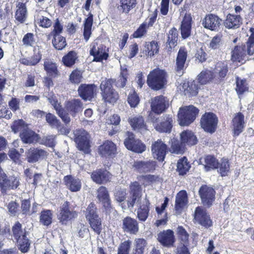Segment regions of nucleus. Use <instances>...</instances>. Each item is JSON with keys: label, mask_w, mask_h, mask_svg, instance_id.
Listing matches in <instances>:
<instances>
[{"label": "nucleus", "mask_w": 254, "mask_h": 254, "mask_svg": "<svg viewBox=\"0 0 254 254\" xmlns=\"http://www.w3.org/2000/svg\"><path fill=\"white\" fill-rule=\"evenodd\" d=\"M251 34L246 44L235 46L232 51L231 59L239 62L246 61L254 54V28H251Z\"/></svg>", "instance_id": "obj_1"}, {"label": "nucleus", "mask_w": 254, "mask_h": 254, "mask_svg": "<svg viewBox=\"0 0 254 254\" xmlns=\"http://www.w3.org/2000/svg\"><path fill=\"white\" fill-rule=\"evenodd\" d=\"M167 74L164 70L155 68L148 75L147 83L151 89L159 90L167 84Z\"/></svg>", "instance_id": "obj_2"}, {"label": "nucleus", "mask_w": 254, "mask_h": 254, "mask_svg": "<svg viewBox=\"0 0 254 254\" xmlns=\"http://www.w3.org/2000/svg\"><path fill=\"white\" fill-rule=\"evenodd\" d=\"M198 110L193 106L180 108L178 114V121L181 126H188L192 123L197 115Z\"/></svg>", "instance_id": "obj_3"}, {"label": "nucleus", "mask_w": 254, "mask_h": 254, "mask_svg": "<svg viewBox=\"0 0 254 254\" xmlns=\"http://www.w3.org/2000/svg\"><path fill=\"white\" fill-rule=\"evenodd\" d=\"M113 80L111 79L103 80L100 89L103 99L106 102L114 104L119 98V94L112 87Z\"/></svg>", "instance_id": "obj_4"}, {"label": "nucleus", "mask_w": 254, "mask_h": 254, "mask_svg": "<svg viewBox=\"0 0 254 254\" xmlns=\"http://www.w3.org/2000/svg\"><path fill=\"white\" fill-rule=\"evenodd\" d=\"M96 209L95 204L91 202L87 207L85 215L92 229L99 234L101 230V221L97 213Z\"/></svg>", "instance_id": "obj_5"}, {"label": "nucleus", "mask_w": 254, "mask_h": 254, "mask_svg": "<svg viewBox=\"0 0 254 254\" xmlns=\"http://www.w3.org/2000/svg\"><path fill=\"white\" fill-rule=\"evenodd\" d=\"M218 119L212 113H206L201 117L200 125L203 129L208 132L213 133L216 129Z\"/></svg>", "instance_id": "obj_6"}, {"label": "nucleus", "mask_w": 254, "mask_h": 254, "mask_svg": "<svg viewBox=\"0 0 254 254\" xmlns=\"http://www.w3.org/2000/svg\"><path fill=\"white\" fill-rule=\"evenodd\" d=\"M74 141L79 150L88 153L89 149V135L84 129H77L74 131Z\"/></svg>", "instance_id": "obj_7"}, {"label": "nucleus", "mask_w": 254, "mask_h": 254, "mask_svg": "<svg viewBox=\"0 0 254 254\" xmlns=\"http://www.w3.org/2000/svg\"><path fill=\"white\" fill-rule=\"evenodd\" d=\"M90 54L94 57V61L101 62L106 60L108 57V53L106 46L99 44L97 40L94 41L90 46Z\"/></svg>", "instance_id": "obj_8"}, {"label": "nucleus", "mask_w": 254, "mask_h": 254, "mask_svg": "<svg viewBox=\"0 0 254 254\" xmlns=\"http://www.w3.org/2000/svg\"><path fill=\"white\" fill-rule=\"evenodd\" d=\"M125 146L128 150L141 153L146 149L145 145L139 139H135L133 133L128 132V137L124 141Z\"/></svg>", "instance_id": "obj_9"}, {"label": "nucleus", "mask_w": 254, "mask_h": 254, "mask_svg": "<svg viewBox=\"0 0 254 254\" xmlns=\"http://www.w3.org/2000/svg\"><path fill=\"white\" fill-rule=\"evenodd\" d=\"M69 203L65 201L60 207L58 218L62 224H65L68 221L77 216V213L75 211L69 210Z\"/></svg>", "instance_id": "obj_10"}, {"label": "nucleus", "mask_w": 254, "mask_h": 254, "mask_svg": "<svg viewBox=\"0 0 254 254\" xmlns=\"http://www.w3.org/2000/svg\"><path fill=\"white\" fill-rule=\"evenodd\" d=\"M194 220L195 223L208 228L212 225V222L206 210L202 206L195 208L194 214Z\"/></svg>", "instance_id": "obj_11"}, {"label": "nucleus", "mask_w": 254, "mask_h": 254, "mask_svg": "<svg viewBox=\"0 0 254 254\" xmlns=\"http://www.w3.org/2000/svg\"><path fill=\"white\" fill-rule=\"evenodd\" d=\"M169 105V100L163 95L157 96L151 99V110L155 114H160L168 107Z\"/></svg>", "instance_id": "obj_12"}, {"label": "nucleus", "mask_w": 254, "mask_h": 254, "mask_svg": "<svg viewBox=\"0 0 254 254\" xmlns=\"http://www.w3.org/2000/svg\"><path fill=\"white\" fill-rule=\"evenodd\" d=\"M187 57V51L185 48L181 47L178 53L175 65L177 74L180 76L183 75L187 67L186 62Z\"/></svg>", "instance_id": "obj_13"}, {"label": "nucleus", "mask_w": 254, "mask_h": 254, "mask_svg": "<svg viewBox=\"0 0 254 254\" xmlns=\"http://www.w3.org/2000/svg\"><path fill=\"white\" fill-rule=\"evenodd\" d=\"M141 190L138 183L135 182L130 186V196L128 198L127 206L129 208L133 207L141 199Z\"/></svg>", "instance_id": "obj_14"}, {"label": "nucleus", "mask_w": 254, "mask_h": 254, "mask_svg": "<svg viewBox=\"0 0 254 254\" xmlns=\"http://www.w3.org/2000/svg\"><path fill=\"white\" fill-rule=\"evenodd\" d=\"M157 239L162 245L167 248L173 247L175 242L174 232L170 229L159 232L157 234Z\"/></svg>", "instance_id": "obj_15"}, {"label": "nucleus", "mask_w": 254, "mask_h": 254, "mask_svg": "<svg viewBox=\"0 0 254 254\" xmlns=\"http://www.w3.org/2000/svg\"><path fill=\"white\" fill-rule=\"evenodd\" d=\"M222 20L217 15L209 14L206 15L202 20V24L205 28L211 31H218Z\"/></svg>", "instance_id": "obj_16"}, {"label": "nucleus", "mask_w": 254, "mask_h": 254, "mask_svg": "<svg viewBox=\"0 0 254 254\" xmlns=\"http://www.w3.org/2000/svg\"><path fill=\"white\" fill-rule=\"evenodd\" d=\"M201 200L204 205L210 206L215 199V190L207 186H202L199 190Z\"/></svg>", "instance_id": "obj_17"}, {"label": "nucleus", "mask_w": 254, "mask_h": 254, "mask_svg": "<svg viewBox=\"0 0 254 254\" xmlns=\"http://www.w3.org/2000/svg\"><path fill=\"white\" fill-rule=\"evenodd\" d=\"M96 86L94 84H81L78 89L79 96L85 101H90L96 95Z\"/></svg>", "instance_id": "obj_18"}, {"label": "nucleus", "mask_w": 254, "mask_h": 254, "mask_svg": "<svg viewBox=\"0 0 254 254\" xmlns=\"http://www.w3.org/2000/svg\"><path fill=\"white\" fill-rule=\"evenodd\" d=\"M26 153V159L31 163H34L45 159L48 155L46 151L39 148H30Z\"/></svg>", "instance_id": "obj_19"}, {"label": "nucleus", "mask_w": 254, "mask_h": 254, "mask_svg": "<svg viewBox=\"0 0 254 254\" xmlns=\"http://www.w3.org/2000/svg\"><path fill=\"white\" fill-rule=\"evenodd\" d=\"M167 145L160 139L152 145V152L155 158L159 161H163L167 152Z\"/></svg>", "instance_id": "obj_20"}, {"label": "nucleus", "mask_w": 254, "mask_h": 254, "mask_svg": "<svg viewBox=\"0 0 254 254\" xmlns=\"http://www.w3.org/2000/svg\"><path fill=\"white\" fill-rule=\"evenodd\" d=\"M97 197L102 202L107 213H110L112 210L111 200L107 189L103 186L100 187L97 190Z\"/></svg>", "instance_id": "obj_21"}, {"label": "nucleus", "mask_w": 254, "mask_h": 254, "mask_svg": "<svg viewBox=\"0 0 254 254\" xmlns=\"http://www.w3.org/2000/svg\"><path fill=\"white\" fill-rule=\"evenodd\" d=\"M91 178L96 183L102 184L110 181L112 175L106 170L98 169L92 173Z\"/></svg>", "instance_id": "obj_22"}, {"label": "nucleus", "mask_w": 254, "mask_h": 254, "mask_svg": "<svg viewBox=\"0 0 254 254\" xmlns=\"http://www.w3.org/2000/svg\"><path fill=\"white\" fill-rule=\"evenodd\" d=\"M123 230L131 234H136L139 230L137 221L130 217H126L123 220Z\"/></svg>", "instance_id": "obj_23"}, {"label": "nucleus", "mask_w": 254, "mask_h": 254, "mask_svg": "<svg viewBox=\"0 0 254 254\" xmlns=\"http://www.w3.org/2000/svg\"><path fill=\"white\" fill-rule=\"evenodd\" d=\"M245 125L244 116L239 112L236 114L232 120V126L235 135H239L243 130Z\"/></svg>", "instance_id": "obj_24"}, {"label": "nucleus", "mask_w": 254, "mask_h": 254, "mask_svg": "<svg viewBox=\"0 0 254 254\" xmlns=\"http://www.w3.org/2000/svg\"><path fill=\"white\" fill-rule=\"evenodd\" d=\"M129 123L133 130L141 133L147 130L144 118L141 116H135L129 119Z\"/></svg>", "instance_id": "obj_25"}, {"label": "nucleus", "mask_w": 254, "mask_h": 254, "mask_svg": "<svg viewBox=\"0 0 254 254\" xmlns=\"http://www.w3.org/2000/svg\"><path fill=\"white\" fill-rule=\"evenodd\" d=\"M66 110L72 116H74L76 113L82 111L83 104L79 99H73L65 103Z\"/></svg>", "instance_id": "obj_26"}, {"label": "nucleus", "mask_w": 254, "mask_h": 254, "mask_svg": "<svg viewBox=\"0 0 254 254\" xmlns=\"http://www.w3.org/2000/svg\"><path fill=\"white\" fill-rule=\"evenodd\" d=\"M156 163L153 161H137L133 167L139 172H147L155 169Z\"/></svg>", "instance_id": "obj_27"}, {"label": "nucleus", "mask_w": 254, "mask_h": 254, "mask_svg": "<svg viewBox=\"0 0 254 254\" xmlns=\"http://www.w3.org/2000/svg\"><path fill=\"white\" fill-rule=\"evenodd\" d=\"M191 17L190 14H186L182 22L181 31L182 37L186 39L189 37L191 32Z\"/></svg>", "instance_id": "obj_28"}, {"label": "nucleus", "mask_w": 254, "mask_h": 254, "mask_svg": "<svg viewBox=\"0 0 254 254\" xmlns=\"http://www.w3.org/2000/svg\"><path fill=\"white\" fill-rule=\"evenodd\" d=\"M20 137L25 143H32L39 139L38 135L28 128L23 129L20 133Z\"/></svg>", "instance_id": "obj_29"}, {"label": "nucleus", "mask_w": 254, "mask_h": 254, "mask_svg": "<svg viewBox=\"0 0 254 254\" xmlns=\"http://www.w3.org/2000/svg\"><path fill=\"white\" fill-rule=\"evenodd\" d=\"M116 146L112 141L107 140L99 147L101 155L104 156H112L116 152Z\"/></svg>", "instance_id": "obj_30"}, {"label": "nucleus", "mask_w": 254, "mask_h": 254, "mask_svg": "<svg viewBox=\"0 0 254 254\" xmlns=\"http://www.w3.org/2000/svg\"><path fill=\"white\" fill-rule=\"evenodd\" d=\"M136 3V0H120L117 8L120 12L128 14L135 7Z\"/></svg>", "instance_id": "obj_31"}, {"label": "nucleus", "mask_w": 254, "mask_h": 254, "mask_svg": "<svg viewBox=\"0 0 254 254\" xmlns=\"http://www.w3.org/2000/svg\"><path fill=\"white\" fill-rule=\"evenodd\" d=\"M27 9L25 3L19 2L16 5L15 18L18 22L24 23L27 18Z\"/></svg>", "instance_id": "obj_32"}, {"label": "nucleus", "mask_w": 254, "mask_h": 254, "mask_svg": "<svg viewBox=\"0 0 254 254\" xmlns=\"http://www.w3.org/2000/svg\"><path fill=\"white\" fill-rule=\"evenodd\" d=\"M188 202V196L186 191L185 190L180 191L176 197V210L180 213L182 209L187 205Z\"/></svg>", "instance_id": "obj_33"}, {"label": "nucleus", "mask_w": 254, "mask_h": 254, "mask_svg": "<svg viewBox=\"0 0 254 254\" xmlns=\"http://www.w3.org/2000/svg\"><path fill=\"white\" fill-rule=\"evenodd\" d=\"M64 180L66 187L71 191H77L81 189V183L78 179L66 176L64 177Z\"/></svg>", "instance_id": "obj_34"}, {"label": "nucleus", "mask_w": 254, "mask_h": 254, "mask_svg": "<svg viewBox=\"0 0 254 254\" xmlns=\"http://www.w3.org/2000/svg\"><path fill=\"white\" fill-rule=\"evenodd\" d=\"M242 18L240 15H235L229 14L224 22L226 27L231 28H237L242 24Z\"/></svg>", "instance_id": "obj_35"}, {"label": "nucleus", "mask_w": 254, "mask_h": 254, "mask_svg": "<svg viewBox=\"0 0 254 254\" xmlns=\"http://www.w3.org/2000/svg\"><path fill=\"white\" fill-rule=\"evenodd\" d=\"M201 164L204 166L206 171L217 168L218 162L216 159L213 156L208 155L200 160Z\"/></svg>", "instance_id": "obj_36"}, {"label": "nucleus", "mask_w": 254, "mask_h": 254, "mask_svg": "<svg viewBox=\"0 0 254 254\" xmlns=\"http://www.w3.org/2000/svg\"><path fill=\"white\" fill-rule=\"evenodd\" d=\"M19 179L15 176H12L7 180L6 178L3 181V183L1 184L0 189L2 192H4L7 189H16L19 185Z\"/></svg>", "instance_id": "obj_37"}, {"label": "nucleus", "mask_w": 254, "mask_h": 254, "mask_svg": "<svg viewBox=\"0 0 254 254\" xmlns=\"http://www.w3.org/2000/svg\"><path fill=\"white\" fill-rule=\"evenodd\" d=\"M149 204V200L146 198L140 203L137 210V217L140 221H145L148 217Z\"/></svg>", "instance_id": "obj_38"}, {"label": "nucleus", "mask_w": 254, "mask_h": 254, "mask_svg": "<svg viewBox=\"0 0 254 254\" xmlns=\"http://www.w3.org/2000/svg\"><path fill=\"white\" fill-rule=\"evenodd\" d=\"M44 69L51 76L56 77L58 74L57 66L51 60L46 59L44 61Z\"/></svg>", "instance_id": "obj_39"}, {"label": "nucleus", "mask_w": 254, "mask_h": 254, "mask_svg": "<svg viewBox=\"0 0 254 254\" xmlns=\"http://www.w3.org/2000/svg\"><path fill=\"white\" fill-rule=\"evenodd\" d=\"M165 121L161 122L160 124H158L154 125L156 130L161 132H170L172 128V123L173 120L170 116L165 117Z\"/></svg>", "instance_id": "obj_40"}, {"label": "nucleus", "mask_w": 254, "mask_h": 254, "mask_svg": "<svg viewBox=\"0 0 254 254\" xmlns=\"http://www.w3.org/2000/svg\"><path fill=\"white\" fill-rule=\"evenodd\" d=\"M181 139L184 144L193 145L196 143L197 139L193 132L190 130H186L181 134Z\"/></svg>", "instance_id": "obj_41"}, {"label": "nucleus", "mask_w": 254, "mask_h": 254, "mask_svg": "<svg viewBox=\"0 0 254 254\" xmlns=\"http://www.w3.org/2000/svg\"><path fill=\"white\" fill-rule=\"evenodd\" d=\"M177 171L180 175H184L189 171L190 166L186 157L179 159L177 163Z\"/></svg>", "instance_id": "obj_42"}, {"label": "nucleus", "mask_w": 254, "mask_h": 254, "mask_svg": "<svg viewBox=\"0 0 254 254\" xmlns=\"http://www.w3.org/2000/svg\"><path fill=\"white\" fill-rule=\"evenodd\" d=\"M178 40V31L177 29L175 28H172L169 30L168 34V39L166 44L167 47L169 50L172 49V47H174L177 45Z\"/></svg>", "instance_id": "obj_43"}, {"label": "nucleus", "mask_w": 254, "mask_h": 254, "mask_svg": "<svg viewBox=\"0 0 254 254\" xmlns=\"http://www.w3.org/2000/svg\"><path fill=\"white\" fill-rule=\"evenodd\" d=\"M93 24V15L89 14L84 23L83 36L86 42L89 39L91 35V28Z\"/></svg>", "instance_id": "obj_44"}, {"label": "nucleus", "mask_w": 254, "mask_h": 254, "mask_svg": "<svg viewBox=\"0 0 254 254\" xmlns=\"http://www.w3.org/2000/svg\"><path fill=\"white\" fill-rule=\"evenodd\" d=\"M12 235L16 240L20 238L25 237L27 235V232L25 230L22 229V225L17 222L15 223L12 228Z\"/></svg>", "instance_id": "obj_45"}, {"label": "nucleus", "mask_w": 254, "mask_h": 254, "mask_svg": "<svg viewBox=\"0 0 254 254\" xmlns=\"http://www.w3.org/2000/svg\"><path fill=\"white\" fill-rule=\"evenodd\" d=\"M77 59V53L71 51L63 57L62 62L65 66L71 67L75 63Z\"/></svg>", "instance_id": "obj_46"}, {"label": "nucleus", "mask_w": 254, "mask_h": 254, "mask_svg": "<svg viewBox=\"0 0 254 254\" xmlns=\"http://www.w3.org/2000/svg\"><path fill=\"white\" fill-rule=\"evenodd\" d=\"M53 213L50 210H43L41 212L39 222L44 226H49L52 222Z\"/></svg>", "instance_id": "obj_47"}, {"label": "nucleus", "mask_w": 254, "mask_h": 254, "mask_svg": "<svg viewBox=\"0 0 254 254\" xmlns=\"http://www.w3.org/2000/svg\"><path fill=\"white\" fill-rule=\"evenodd\" d=\"M159 47L157 42L153 41L150 43H146L143 50L146 55L152 57L158 52Z\"/></svg>", "instance_id": "obj_48"}, {"label": "nucleus", "mask_w": 254, "mask_h": 254, "mask_svg": "<svg viewBox=\"0 0 254 254\" xmlns=\"http://www.w3.org/2000/svg\"><path fill=\"white\" fill-rule=\"evenodd\" d=\"M43 49L41 46H35L33 50L34 54L32 56L29 57L31 62L33 65H36L42 59V53Z\"/></svg>", "instance_id": "obj_49"}, {"label": "nucleus", "mask_w": 254, "mask_h": 254, "mask_svg": "<svg viewBox=\"0 0 254 254\" xmlns=\"http://www.w3.org/2000/svg\"><path fill=\"white\" fill-rule=\"evenodd\" d=\"M218 172L221 176H226L230 172V164L227 159H222L220 163H218Z\"/></svg>", "instance_id": "obj_50"}, {"label": "nucleus", "mask_w": 254, "mask_h": 254, "mask_svg": "<svg viewBox=\"0 0 254 254\" xmlns=\"http://www.w3.org/2000/svg\"><path fill=\"white\" fill-rule=\"evenodd\" d=\"M19 250L23 253L28 252L31 245V242L27 236L25 237L20 238L17 240Z\"/></svg>", "instance_id": "obj_51"}, {"label": "nucleus", "mask_w": 254, "mask_h": 254, "mask_svg": "<svg viewBox=\"0 0 254 254\" xmlns=\"http://www.w3.org/2000/svg\"><path fill=\"white\" fill-rule=\"evenodd\" d=\"M54 39L52 40V44L55 49L58 50L63 49L66 45L65 39L61 35L53 36Z\"/></svg>", "instance_id": "obj_52"}, {"label": "nucleus", "mask_w": 254, "mask_h": 254, "mask_svg": "<svg viewBox=\"0 0 254 254\" xmlns=\"http://www.w3.org/2000/svg\"><path fill=\"white\" fill-rule=\"evenodd\" d=\"M171 151L175 154H182L185 150L184 143L181 142L180 144L179 140L173 138L171 140Z\"/></svg>", "instance_id": "obj_53"}, {"label": "nucleus", "mask_w": 254, "mask_h": 254, "mask_svg": "<svg viewBox=\"0 0 254 254\" xmlns=\"http://www.w3.org/2000/svg\"><path fill=\"white\" fill-rule=\"evenodd\" d=\"M236 90L240 96L248 90V87L246 79H241L237 77Z\"/></svg>", "instance_id": "obj_54"}, {"label": "nucleus", "mask_w": 254, "mask_h": 254, "mask_svg": "<svg viewBox=\"0 0 254 254\" xmlns=\"http://www.w3.org/2000/svg\"><path fill=\"white\" fill-rule=\"evenodd\" d=\"M213 78V74L210 71H202L198 75L197 80L201 84H205Z\"/></svg>", "instance_id": "obj_55"}, {"label": "nucleus", "mask_w": 254, "mask_h": 254, "mask_svg": "<svg viewBox=\"0 0 254 254\" xmlns=\"http://www.w3.org/2000/svg\"><path fill=\"white\" fill-rule=\"evenodd\" d=\"M135 244L133 254H143L146 244V241L143 239H137L135 240Z\"/></svg>", "instance_id": "obj_56"}, {"label": "nucleus", "mask_w": 254, "mask_h": 254, "mask_svg": "<svg viewBox=\"0 0 254 254\" xmlns=\"http://www.w3.org/2000/svg\"><path fill=\"white\" fill-rule=\"evenodd\" d=\"M46 120L52 127L59 128L61 126L60 121L54 115L51 113L46 114Z\"/></svg>", "instance_id": "obj_57"}, {"label": "nucleus", "mask_w": 254, "mask_h": 254, "mask_svg": "<svg viewBox=\"0 0 254 254\" xmlns=\"http://www.w3.org/2000/svg\"><path fill=\"white\" fill-rule=\"evenodd\" d=\"M228 72L227 64L224 63H218L215 68V73H218L220 77H224Z\"/></svg>", "instance_id": "obj_58"}, {"label": "nucleus", "mask_w": 254, "mask_h": 254, "mask_svg": "<svg viewBox=\"0 0 254 254\" xmlns=\"http://www.w3.org/2000/svg\"><path fill=\"white\" fill-rule=\"evenodd\" d=\"M127 102L131 107H136L139 102V98L134 90L131 91L127 98Z\"/></svg>", "instance_id": "obj_59"}, {"label": "nucleus", "mask_w": 254, "mask_h": 254, "mask_svg": "<svg viewBox=\"0 0 254 254\" xmlns=\"http://www.w3.org/2000/svg\"><path fill=\"white\" fill-rule=\"evenodd\" d=\"M46 97L56 111L62 107L60 103L58 102L57 97L53 92L48 93Z\"/></svg>", "instance_id": "obj_60"}, {"label": "nucleus", "mask_w": 254, "mask_h": 254, "mask_svg": "<svg viewBox=\"0 0 254 254\" xmlns=\"http://www.w3.org/2000/svg\"><path fill=\"white\" fill-rule=\"evenodd\" d=\"M131 242L125 241L121 244L118 248V254H128L130 250Z\"/></svg>", "instance_id": "obj_61"}, {"label": "nucleus", "mask_w": 254, "mask_h": 254, "mask_svg": "<svg viewBox=\"0 0 254 254\" xmlns=\"http://www.w3.org/2000/svg\"><path fill=\"white\" fill-rule=\"evenodd\" d=\"M36 19L38 23L42 27L48 28L52 25L51 20L47 17L42 15H37Z\"/></svg>", "instance_id": "obj_62"}, {"label": "nucleus", "mask_w": 254, "mask_h": 254, "mask_svg": "<svg viewBox=\"0 0 254 254\" xmlns=\"http://www.w3.org/2000/svg\"><path fill=\"white\" fill-rule=\"evenodd\" d=\"M11 129L15 133L25 129V123L22 120L15 121L11 126Z\"/></svg>", "instance_id": "obj_63"}, {"label": "nucleus", "mask_w": 254, "mask_h": 254, "mask_svg": "<svg viewBox=\"0 0 254 254\" xmlns=\"http://www.w3.org/2000/svg\"><path fill=\"white\" fill-rule=\"evenodd\" d=\"M147 21L142 23L139 28L134 32L133 36L134 38H140L143 36L146 32Z\"/></svg>", "instance_id": "obj_64"}]
</instances>
